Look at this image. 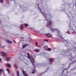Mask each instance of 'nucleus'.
<instances>
[{
  "label": "nucleus",
  "instance_id": "29",
  "mask_svg": "<svg viewBox=\"0 0 76 76\" xmlns=\"http://www.w3.org/2000/svg\"><path fill=\"white\" fill-rule=\"evenodd\" d=\"M54 30H55V29H53L52 31H54Z\"/></svg>",
  "mask_w": 76,
  "mask_h": 76
},
{
  "label": "nucleus",
  "instance_id": "16",
  "mask_svg": "<svg viewBox=\"0 0 76 76\" xmlns=\"http://www.w3.org/2000/svg\"><path fill=\"white\" fill-rule=\"evenodd\" d=\"M23 26H21L20 27V28L21 29H23Z\"/></svg>",
  "mask_w": 76,
  "mask_h": 76
},
{
  "label": "nucleus",
  "instance_id": "30",
  "mask_svg": "<svg viewBox=\"0 0 76 76\" xmlns=\"http://www.w3.org/2000/svg\"><path fill=\"white\" fill-rule=\"evenodd\" d=\"M1 46V45H0V47Z\"/></svg>",
  "mask_w": 76,
  "mask_h": 76
},
{
  "label": "nucleus",
  "instance_id": "1",
  "mask_svg": "<svg viewBox=\"0 0 76 76\" xmlns=\"http://www.w3.org/2000/svg\"><path fill=\"white\" fill-rule=\"evenodd\" d=\"M27 55L28 56V58L29 59H30V61L33 64L34 67V66H35V64L36 63V62L34 60V58H33L32 56H30V55H29V53H28Z\"/></svg>",
  "mask_w": 76,
  "mask_h": 76
},
{
  "label": "nucleus",
  "instance_id": "2",
  "mask_svg": "<svg viewBox=\"0 0 76 76\" xmlns=\"http://www.w3.org/2000/svg\"><path fill=\"white\" fill-rule=\"evenodd\" d=\"M1 54L2 55V56H5L6 57L4 58L5 60H7V61H10V57L8 58H7V55L6 53H4L3 52H1Z\"/></svg>",
  "mask_w": 76,
  "mask_h": 76
},
{
  "label": "nucleus",
  "instance_id": "28",
  "mask_svg": "<svg viewBox=\"0 0 76 76\" xmlns=\"http://www.w3.org/2000/svg\"><path fill=\"white\" fill-rule=\"evenodd\" d=\"M44 41H46V39H44Z\"/></svg>",
  "mask_w": 76,
  "mask_h": 76
},
{
  "label": "nucleus",
  "instance_id": "26",
  "mask_svg": "<svg viewBox=\"0 0 76 76\" xmlns=\"http://www.w3.org/2000/svg\"><path fill=\"white\" fill-rule=\"evenodd\" d=\"M0 61L1 62H1V58H0Z\"/></svg>",
  "mask_w": 76,
  "mask_h": 76
},
{
  "label": "nucleus",
  "instance_id": "17",
  "mask_svg": "<svg viewBox=\"0 0 76 76\" xmlns=\"http://www.w3.org/2000/svg\"><path fill=\"white\" fill-rule=\"evenodd\" d=\"M48 50L49 51H51V49L50 48H49L48 49Z\"/></svg>",
  "mask_w": 76,
  "mask_h": 76
},
{
  "label": "nucleus",
  "instance_id": "6",
  "mask_svg": "<svg viewBox=\"0 0 76 76\" xmlns=\"http://www.w3.org/2000/svg\"><path fill=\"white\" fill-rule=\"evenodd\" d=\"M48 22H49V23L50 24V27H51V22H52V21H48Z\"/></svg>",
  "mask_w": 76,
  "mask_h": 76
},
{
  "label": "nucleus",
  "instance_id": "14",
  "mask_svg": "<svg viewBox=\"0 0 76 76\" xmlns=\"http://www.w3.org/2000/svg\"><path fill=\"white\" fill-rule=\"evenodd\" d=\"M17 76H20L19 75V71H17Z\"/></svg>",
  "mask_w": 76,
  "mask_h": 76
},
{
  "label": "nucleus",
  "instance_id": "21",
  "mask_svg": "<svg viewBox=\"0 0 76 76\" xmlns=\"http://www.w3.org/2000/svg\"><path fill=\"white\" fill-rule=\"evenodd\" d=\"M3 0H0V2L1 3H3Z\"/></svg>",
  "mask_w": 76,
  "mask_h": 76
},
{
  "label": "nucleus",
  "instance_id": "25",
  "mask_svg": "<svg viewBox=\"0 0 76 76\" xmlns=\"http://www.w3.org/2000/svg\"><path fill=\"white\" fill-rule=\"evenodd\" d=\"M46 41H47V42H48V40L46 39Z\"/></svg>",
  "mask_w": 76,
  "mask_h": 76
},
{
  "label": "nucleus",
  "instance_id": "24",
  "mask_svg": "<svg viewBox=\"0 0 76 76\" xmlns=\"http://www.w3.org/2000/svg\"><path fill=\"white\" fill-rule=\"evenodd\" d=\"M49 24H47V26H48L49 25Z\"/></svg>",
  "mask_w": 76,
  "mask_h": 76
},
{
  "label": "nucleus",
  "instance_id": "23",
  "mask_svg": "<svg viewBox=\"0 0 76 76\" xmlns=\"http://www.w3.org/2000/svg\"><path fill=\"white\" fill-rule=\"evenodd\" d=\"M13 41L15 43H16V42H15V40H13Z\"/></svg>",
  "mask_w": 76,
  "mask_h": 76
},
{
  "label": "nucleus",
  "instance_id": "15",
  "mask_svg": "<svg viewBox=\"0 0 76 76\" xmlns=\"http://www.w3.org/2000/svg\"><path fill=\"white\" fill-rule=\"evenodd\" d=\"M8 73H10V71L9 70V69H7Z\"/></svg>",
  "mask_w": 76,
  "mask_h": 76
},
{
  "label": "nucleus",
  "instance_id": "4",
  "mask_svg": "<svg viewBox=\"0 0 76 76\" xmlns=\"http://www.w3.org/2000/svg\"><path fill=\"white\" fill-rule=\"evenodd\" d=\"M47 37L48 38H51L52 37L51 34H50V33H48L46 35Z\"/></svg>",
  "mask_w": 76,
  "mask_h": 76
},
{
  "label": "nucleus",
  "instance_id": "31",
  "mask_svg": "<svg viewBox=\"0 0 76 76\" xmlns=\"http://www.w3.org/2000/svg\"><path fill=\"white\" fill-rule=\"evenodd\" d=\"M40 10V12H41V10Z\"/></svg>",
  "mask_w": 76,
  "mask_h": 76
},
{
  "label": "nucleus",
  "instance_id": "13",
  "mask_svg": "<svg viewBox=\"0 0 76 76\" xmlns=\"http://www.w3.org/2000/svg\"><path fill=\"white\" fill-rule=\"evenodd\" d=\"M42 14V15H44V16H45V15H46V14H45V13H44V12H41Z\"/></svg>",
  "mask_w": 76,
  "mask_h": 76
},
{
  "label": "nucleus",
  "instance_id": "27",
  "mask_svg": "<svg viewBox=\"0 0 76 76\" xmlns=\"http://www.w3.org/2000/svg\"><path fill=\"white\" fill-rule=\"evenodd\" d=\"M1 73H0V76H1Z\"/></svg>",
  "mask_w": 76,
  "mask_h": 76
},
{
  "label": "nucleus",
  "instance_id": "12",
  "mask_svg": "<svg viewBox=\"0 0 76 76\" xmlns=\"http://www.w3.org/2000/svg\"><path fill=\"white\" fill-rule=\"evenodd\" d=\"M0 72H2L4 74V70L3 69H0Z\"/></svg>",
  "mask_w": 76,
  "mask_h": 76
},
{
  "label": "nucleus",
  "instance_id": "10",
  "mask_svg": "<svg viewBox=\"0 0 76 76\" xmlns=\"http://www.w3.org/2000/svg\"><path fill=\"white\" fill-rule=\"evenodd\" d=\"M14 66L16 69H18V66H17L16 64H14Z\"/></svg>",
  "mask_w": 76,
  "mask_h": 76
},
{
  "label": "nucleus",
  "instance_id": "11",
  "mask_svg": "<svg viewBox=\"0 0 76 76\" xmlns=\"http://www.w3.org/2000/svg\"><path fill=\"white\" fill-rule=\"evenodd\" d=\"M7 66H8V67L9 68H10V67H11V65L10 64H7Z\"/></svg>",
  "mask_w": 76,
  "mask_h": 76
},
{
  "label": "nucleus",
  "instance_id": "7",
  "mask_svg": "<svg viewBox=\"0 0 76 76\" xmlns=\"http://www.w3.org/2000/svg\"><path fill=\"white\" fill-rule=\"evenodd\" d=\"M27 46V44L26 45H23V48H25V47H26Z\"/></svg>",
  "mask_w": 76,
  "mask_h": 76
},
{
  "label": "nucleus",
  "instance_id": "18",
  "mask_svg": "<svg viewBox=\"0 0 76 76\" xmlns=\"http://www.w3.org/2000/svg\"><path fill=\"white\" fill-rule=\"evenodd\" d=\"M25 26H26V27H27L28 26V24H25Z\"/></svg>",
  "mask_w": 76,
  "mask_h": 76
},
{
  "label": "nucleus",
  "instance_id": "3",
  "mask_svg": "<svg viewBox=\"0 0 76 76\" xmlns=\"http://www.w3.org/2000/svg\"><path fill=\"white\" fill-rule=\"evenodd\" d=\"M22 72L24 76H28V74L26 73V72L25 71H23Z\"/></svg>",
  "mask_w": 76,
  "mask_h": 76
},
{
  "label": "nucleus",
  "instance_id": "8",
  "mask_svg": "<svg viewBox=\"0 0 76 76\" xmlns=\"http://www.w3.org/2000/svg\"><path fill=\"white\" fill-rule=\"evenodd\" d=\"M35 51H36V52H37V53H38V52H39V49H36L35 50Z\"/></svg>",
  "mask_w": 76,
  "mask_h": 76
},
{
  "label": "nucleus",
  "instance_id": "20",
  "mask_svg": "<svg viewBox=\"0 0 76 76\" xmlns=\"http://www.w3.org/2000/svg\"><path fill=\"white\" fill-rule=\"evenodd\" d=\"M53 61V60L52 59H51L50 60V61Z\"/></svg>",
  "mask_w": 76,
  "mask_h": 76
},
{
  "label": "nucleus",
  "instance_id": "9",
  "mask_svg": "<svg viewBox=\"0 0 76 76\" xmlns=\"http://www.w3.org/2000/svg\"><path fill=\"white\" fill-rule=\"evenodd\" d=\"M44 48L46 50H47L48 49V48L47 46H45Z\"/></svg>",
  "mask_w": 76,
  "mask_h": 76
},
{
  "label": "nucleus",
  "instance_id": "19",
  "mask_svg": "<svg viewBox=\"0 0 76 76\" xmlns=\"http://www.w3.org/2000/svg\"><path fill=\"white\" fill-rule=\"evenodd\" d=\"M35 71H36V70H34L33 71V72H32V73H34V72H35Z\"/></svg>",
  "mask_w": 76,
  "mask_h": 76
},
{
  "label": "nucleus",
  "instance_id": "5",
  "mask_svg": "<svg viewBox=\"0 0 76 76\" xmlns=\"http://www.w3.org/2000/svg\"><path fill=\"white\" fill-rule=\"evenodd\" d=\"M7 42H8V43H9V44H12V42L11 41H10L9 40H6Z\"/></svg>",
  "mask_w": 76,
  "mask_h": 76
},
{
  "label": "nucleus",
  "instance_id": "22",
  "mask_svg": "<svg viewBox=\"0 0 76 76\" xmlns=\"http://www.w3.org/2000/svg\"><path fill=\"white\" fill-rule=\"evenodd\" d=\"M35 44H36V45H38V43L37 42L35 43Z\"/></svg>",
  "mask_w": 76,
  "mask_h": 76
}]
</instances>
